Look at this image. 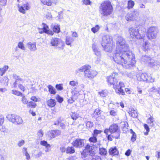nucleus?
Wrapping results in <instances>:
<instances>
[{
  "mask_svg": "<svg viewBox=\"0 0 160 160\" xmlns=\"http://www.w3.org/2000/svg\"><path fill=\"white\" fill-rule=\"evenodd\" d=\"M148 65L150 67H153L159 64V62L157 60H155L153 58H150L148 62Z\"/></svg>",
  "mask_w": 160,
  "mask_h": 160,
  "instance_id": "f3484780",
  "label": "nucleus"
},
{
  "mask_svg": "<svg viewBox=\"0 0 160 160\" xmlns=\"http://www.w3.org/2000/svg\"><path fill=\"white\" fill-rule=\"evenodd\" d=\"M91 157L90 153L89 154V153H87V151L85 149L82 153V158L88 157V158L90 159Z\"/></svg>",
  "mask_w": 160,
  "mask_h": 160,
  "instance_id": "cd10ccee",
  "label": "nucleus"
},
{
  "mask_svg": "<svg viewBox=\"0 0 160 160\" xmlns=\"http://www.w3.org/2000/svg\"><path fill=\"white\" fill-rule=\"evenodd\" d=\"M154 121L153 118L152 116H151L147 120V123L150 124V126L152 127L154 126V124L153 123Z\"/></svg>",
  "mask_w": 160,
  "mask_h": 160,
  "instance_id": "bb28decb",
  "label": "nucleus"
},
{
  "mask_svg": "<svg viewBox=\"0 0 160 160\" xmlns=\"http://www.w3.org/2000/svg\"><path fill=\"white\" fill-rule=\"evenodd\" d=\"M42 25H43L42 28H39V32L40 33L45 32L49 35H53L54 33L53 32L49 30V27L48 25L44 23H42Z\"/></svg>",
  "mask_w": 160,
  "mask_h": 160,
  "instance_id": "1a4fd4ad",
  "label": "nucleus"
},
{
  "mask_svg": "<svg viewBox=\"0 0 160 160\" xmlns=\"http://www.w3.org/2000/svg\"><path fill=\"white\" fill-rule=\"evenodd\" d=\"M56 88L58 90H62L63 89V87L62 84H57L56 85Z\"/></svg>",
  "mask_w": 160,
  "mask_h": 160,
  "instance_id": "bf43d9fd",
  "label": "nucleus"
},
{
  "mask_svg": "<svg viewBox=\"0 0 160 160\" xmlns=\"http://www.w3.org/2000/svg\"><path fill=\"white\" fill-rule=\"evenodd\" d=\"M118 130V126L116 124H114L111 125L109 129H105L104 132L106 134H108L109 133L112 134Z\"/></svg>",
  "mask_w": 160,
  "mask_h": 160,
  "instance_id": "6e6552de",
  "label": "nucleus"
},
{
  "mask_svg": "<svg viewBox=\"0 0 160 160\" xmlns=\"http://www.w3.org/2000/svg\"><path fill=\"white\" fill-rule=\"evenodd\" d=\"M22 103L25 104H28V101H27L26 98L24 96L22 97Z\"/></svg>",
  "mask_w": 160,
  "mask_h": 160,
  "instance_id": "e2e57ef3",
  "label": "nucleus"
},
{
  "mask_svg": "<svg viewBox=\"0 0 160 160\" xmlns=\"http://www.w3.org/2000/svg\"><path fill=\"white\" fill-rule=\"evenodd\" d=\"M134 2L132 0H130L128 1V8L129 9L132 8L134 5Z\"/></svg>",
  "mask_w": 160,
  "mask_h": 160,
  "instance_id": "c9c22d12",
  "label": "nucleus"
},
{
  "mask_svg": "<svg viewBox=\"0 0 160 160\" xmlns=\"http://www.w3.org/2000/svg\"><path fill=\"white\" fill-rule=\"evenodd\" d=\"M130 131L131 133L132 134L131 138V140L132 142H134L136 140V135L135 133L132 131V129H131Z\"/></svg>",
  "mask_w": 160,
  "mask_h": 160,
  "instance_id": "79ce46f5",
  "label": "nucleus"
},
{
  "mask_svg": "<svg viewBox=\"0 0 160 160\" xmlns=\"http://www.w3.org/2000/svg\"><path fill=\"white\" fill-rule=\"evenodd\" d=\"M6 117L8 120L15 124L20 125L23 123L22 118L19 116L10 114L7 115Z\"/></svg>",
  "mask_w": 160,
  "mask_h": 160,
  "instance_id": "39448f33",
  "label": "nucleus"
},
{
  "mask_svg": "<svg viewBox=\"0 0 160 160\" xmlns=\"http://www.w3.org/2000/svg\"><path fill=\"white\" fill-rule=\"evenodd\" d=\"M97 139L96 137L93 135V137H90L89 139V141L91 142L95 143L97 142Z\"/></svg>",
  "mask_w": 160,
  "mask_h": 160,
  "instance_id": "8fccbe9b",
  "label": "nucleus"
},
{
  "mask_svg": "<svg viewBox=\"0 0 160 160\" xmlns=\"http://www.w3.org/2000/svg\"><path fill=\"white\" fill-rule=\"evenodd\" d=\"M99 29V27L98 25H96L94 27L92 28H91V30L94 33H95L97 32Z\"/></svg>",
  "mask_w": 160,
  "mask_h": 160,
  "instance_id": "09e8293b",
  "label": "nucleus"
},
{
  "mask_svg": "<svg viewBox=\"0 0 160 160\" xmlns=\"http://www.w3.org/2000/svg\"><path fill=\"white\" fill-rule=\"evenodd\" d=\"M115 76V74H113L108 77L107 78L108 82L110 85H113V88L117 93L124 95L125 92L122 88L124 87V84L122 82H119Z\"/></svg>",
  "mask_w": 160,
  "mask_h": 160,
  "instance_id": "f03ea898",
  "label": "nucleus"
},
{
  "mask_svg": "<svg viewBox=\"0 0 160 160\" xmlns=\"http://www.w3.org/2000/svg\"><path fill=\"white\" fill-rule=\"evenodd\" d=\"M53 31L56 33H58L60 31L59 26L58 25H54L53 27Z\"/></svg>",
  "mask_w": 160,
  "mask_h": 160,
  "instance_id": "e433bc0d",
  "label": "nucleus"
},
{
  "mask_svg": "<svg viewBox=\"0 0 160 160\" xmlns=\"http://www.w3.org/2000/svg\"><path fill=\"white\" fill-rule=\"evenodd\" d=\"M27 45L28 48L31 51H35L37 49L36 43L35 42H29L27 43Z\"/></svg>",
  "mask_w": 160,
  "mask_h": 160,
  "instance_id": "dca6fc26",
  "label": "nucleus"
},
{
  "mask_svg": "<svg viewBox=\"0 0 160 160\" xmlns=\"http://www.w3.org/2000/svg\"><path fill=\"white\" fill-rule=\"evenodd\" d=\"M150 58L149 57H148L146 56H142L141 58V60L142 62H145L147 63L148 62V61L149 60V59Z\"/></svg>",
  "mask_w": 160,
  "mask_h": 160,
  "instance_id": "37998d69",
  "label": "nucleus"
},
{
  "mask_svg": "<svg viewBox=\"0 0 160 160\" xmlns=\"http://www.w3.org/2000/svg\"><path fill=\"white\" fill-rule=\"evenodd\" d=\"M109 154L112 156L117 155L118 154V151L116 147L111 148L109 150Z\"/></svg>",
  "mask_w": 160,
  "mask_h": 160,
  "instance_id": "6ab92c4d",
  "label": "nucleus"
},
{
  "mask_svg": "<svg viewBox=\"0 0 160 160\" xmlns=\"http://www.w3.org/2000/svg\"><path fill=\"white\" fill-rule=\"evenodd\" d=\"M129 114L131 117L134 118H137L138 116L137 112L133 109H131L129 112Z\"/></svg>",
  "mask_w": 160,
  "mask_h": 160,
  "instance_id": "a878e982",
  "label": "nucleus"
},
{
  "mask_svg": "<svg viewBox=\"0 0 160 160\" xmlns=\"http://www.w3.org/2000/svg\"><path fill=\"white\" fill-rule=\"evenodd\" d=\"M148 75L146 73H142L137 77L138 80L139 81H147Z\"/></svg>",
  "mask_w": 160,
  "mask_h": 160,
  "instance_id": "2eb2a0df",
  "label": "nucleus"
},
{
  "mask_svg": "<svg viewBox=\"0 0 160 160\" xmlns=\"http://www.w3.org/2000/svg\"><path fill=\"white\" fill-rule=\"evenodd\" d=\"M92 48L94 54L96 56L98 57H101L102 54L101 51L98 48V46L95 43H93L92 45Z\"/></svg>",
  "mask_w": 160,
  "mask_h": 160,
  "instance_id": "ddd939ff",
  "label": "nucleus"
},
{
  "mask_svg": "<svg viewBox=\"0 0 160 160\" xmlns=\"http://www.w3.org/2000/svg\"><path fill=\"white\" fill-rule=\"evenodd\" d=\"M40 144L42 145L45 146L46 148H50V144H48L47 142L45 141H41L40 142Z\"/></svg>",
  "mask_w": 160,
  "mask_h": 160,
  "instance_id": "de8ad7c7",
  "label": "nucleus"
},
{
  "mask_svg": "<svg viewBox=\"0 0 160 160\" xmlns=\"http://www.w3.org/2000/svg\"><path fill=\"white\" fill-rule=\"evenodd\" d=\"M69 84L72 86H77L78 85V82L75 81H72L69 82Z\"/></svg>",
  "mask_w": 160,
  "mask_h": 160,
  "instance_id": "603ef678",
  "label": "nucleus"
},
{
  "mask_svg": "<svg viewBox=\"0 0 160 160\" xmlns=\"http://www.w3.org/2000/svg\"><path fill=\"white\" fill-rule=\"evenodd\" d=\"M99 93L100 96L103 97H105L107 95V93L104 91L99 92Z\"/></svg>",
  "mask_w": 160,
  "mask_h": 160,
  "instance_id": "69168bd1",
  "label": "nucleus"
},
{
  "mask_svg": "<svg viewBox=\"0 0 160 160\" xmlns=\"http://www.w3.org/2000/svg\"><path fill=\"white\" fill-rule=\"evenodd\" d=\"M147 81L148 82H152L154 81V79L151 76H148L147 77Z\"/></svg>",
  "mask_w": 160,
  "mask_h": 160,
  "instance_id": "864d4df0",
  "label": "nucleus"
},
{
  "mask_svg": "<svg viewBox=\"0 0 160 160\" xmlns=\"http://www.w3.org/2000/svg\"><path fill=\"white\" fill-rule=\"evenodd\" d=\"M130 13L134 20H136L138 19L139 13L137 10H134L132 12H131Z\"/></svg>",
  "mask_w": 160,
  "mask_h": 160,
  "instance_id": "b1692460",
  "label": "nucleus"
},
{
  "mask_svg": "<svg viewBox=\"0 0 160 160\" xmlns=\"http://www.w3.org/2000/svg\"><path fill=\"white\" fill-rule=\"evenodd\" d=\"M56 99L58 100V102L60 103H61L63 101V98L60 97L58 95L56 97Z\"/></svg>",
  "mask_w": 160,
  "mask_h": 160,
  "instance_id": "0e129e2a",
  "label": "nucleus"
},
{
  "mask_svg": "<svg viewBox=\"0 0 160 160\" xmlns=\"http://www.w3.org/2000/svg\"><path fill=\"white\" fill-rule=\"evenodd\" d=\"M84 140L80 139H77L73 141L72 144L76 148H80L84 146Z\"/></svg>",
  "mask_w": 160,
  "mask_h": 160,
  "instance_id": "9b49d317",
  "label": "nucleus"
},
{
  "mask_svg": "<svg viewBox=\"0 0 160 160\" xmlns=\"http://www.w3.org/2000/svg\"><path fill=\"white\" fill-rule=\"evenodd\" d=\"M73 41V39L70 37H67L66 38V43L68 45H71V44Z\"/></svg>",
  "mask_w": 160,
  "mask_h": 160,
  "instance_id": "72a5a7b5",
  "label": "nucleus"
},
{
  "mask_svg": "<svg viewBox=\"0 0 160 160\" xmlns=\"http://www.w3.org/2000/svg\"><path fill=\"white\" fill-rule=\"evenodd\" d=\"M71 116L73 120H76L78 117V115L75 112H72Z\"/></svg>",
  "mask_w": 160,
  "mask_h": 160,
  "instance_id": "a18cd8bd",
  "label": "nucleus"
},
{
  "mask_svg": "<svg viewBox=\"0 0 160 160\" xmlns=\"http://www.w3.org/2000/svg\"><path fill=\"white\" fill-rule=\"evenodd\" d=\"M56 104L55 100L52 99L48 100L47 102V104L50 108L53 107Z\"/></svg>",
  "mask_w": 160,
  "mask_h": 160,
  "instance_id": "aec40b11",
  "label": "nucleus"
},
{
  "mask_svg": "<svg viewBox=\"0 0 160 160\" xmlns=\"http://www.w3.org/2000/svg\"><path fill=\"white\" fill-rule=\"evenodd\" d=\"M86 78H94L97 74V72L94 70H90V69L87 70L84 73Z\"/></svg>",
  "mask_w": 160,
  "mask_h": 160,
  "instance_id": "9d476101",
  "label": "nucleus"
},
{
  "mask_svg": "<svg viewBox=\"0 0 160 160\" xmlns=\"http://www.w3.org/2000/svg\"><path fill=\"white\" fill-rule=\"evenodd\" d=\"M86 125L87 127H91L93 126V123L92 122L88 121L86 123Z\"/></svg>",
  "mask_w": 160,
  "mask_h": 160,
  "instance_id": "338daca9",
  "label": "nucleus"
},
{
  "mask_svg": "<svg viewBox=\"0 0 160 160\" xmlns=\"http://www.w3.org/2000/svg\"><path fill=\"white\" fill-rule=\"evenodd\" d=\"M158 30L155 27L152 26L150 27L147 31V36L149 39H153L155 38L157 36Z\"/></svg>",
  "mask_w": 160,
  "mask_h": 160,
  "instance_id": "423d86ee",
  "label": "nucleus"
},
{
  "mask_svg": "<svg viewBox=\"0 0 160 160\" xmlns=\"http://www.w3.org/2000/svg\"><path fill=\"white\" fill-rule=\"evenodd\" d=\"M79 95V94L78 92L76 91V92L74 94L72 95V98H74V100H76L78 98V96Z\"/></svg>",
  "mask_w": 160,
  "mask_h": 160,
  "instance_id": "4d7b16f0",
  "label": "nucleus"
},
{
  "mask_svg": "<svg viewBox=\"0 0 160 160\" xmlns=\"http://www.w3.org/2000/svg\"><path fill=\"white\" fill-rule=\"evenodd\" d=\"M85 150L87 151V153H89V154H91L90 152L92 151V150H93L92 147V146H91L89 145H87L85 147Z\"/></svg>",
  "mask_w": 160,
  "mask_h": 160,
  "instance_id": "ea45409f",
  "label": "nucleus"
},
{
  "mask_svg": "<svg viewBox=\"0 0 160 160\" xmlns=\"http://www.w3.org/2000/svg\"><path fill=\"white\" fill-rule=\"evenodd\" d=\"M95 62L96 64H98L102 63L103 62L101 59V57H98Z\"/></svg>",
  "mask_w": 160,
  "mask_h": 160,
  "instance_id": "3c124183",
  "label": "nucleus"
},
{
  "mask_svg": "<svg viewBox=\"0 0 160 160\" xmlns=\"http://www.w3.org/2000/svg\"><path fill=\"white\" fill-rule=\"evenodd\" d=\"M144 127L147 132L145 133V135H147L148 133V132L149 131V128L147 124H145L144 125Z\"/></svg>",
  "mask_w": 160,
  "mask_h": 160,
  "instance_id": "680f3d73",
  "label": "nucleus"
},
{
  "mask_svg": "<svg viewBox=\"0 0 160 160\" xmlns=\"http://www.w3.org/2000/svg\"><path fill=\"white\" fill-rule=\"evenodd\" d=\"M116 52L113 55L114 61L127 69L132 68L135 65L134 55L129 50V46L122 37H118Z\"/></svg>",
  "mask_w": 160,
  "mask_h": 160,
  "instance_id": "f257e3e1",
  "label": "nucleus"
},
{
  "mask_svg": "<svg viewBox=\"0 0 160 160\" xmlns=\"http://www.w3.org/2000/svg\"><path fill=\"white\" fill-rule=\"evenodd\" d=\"M41 1L44 5H46L48 6H51L52 3L55 2L54 0H41Z\"/></svg>",
  "mask_w": 160,
  "mask_h": 160,
  "instance_id": "393cba45",
  "label": "nucleus"
},
{
  "mask_svg": "<svg viewBox=\"0 0 160 160\" xmlns=\"http://www.w3.org/2000/svg\"><path fill=\"white\" fill-rule=\"evenodd\" d=\"M51 133L52 137L54 138L58 134H60V131L59 130H53L52 131Z\"/></svg>",
  "mask_w": 160,
  "mask_h": 160,
  "instance_id": "a19ab883",
  "label": "nucleus"
},
{
  "mask_svg": "<svg viewBox=\"0 0 160 160\" xmlns=\"http://www.w3.org/2000/svg\"><path fill=\"white\" fill-rule=\"evenodd\" d=\"M112 40V37L109 35H106L102 38L101 45L102 47H104L107 44H110Z\"/></svg>",
  "mask_w": 160,
  "mask_h": 160,
  "instance_id": "0eeeda50",
  "label": "nucleus"
},
{
  "mask_svg": "<svg viewBox=\"0 0 160 160\" xmlns=\"http://www.w3.org/2000/svg\"><path fill=\"white\" fill-rule=\"evenodd\" d=\"M110 113L111 115L113 116H115L118 114V112L117 110L112 109L110 111Z\"/></svg>",
  "mask_w": 160,
  "mask_h": 160,
  "instance_id": "c03bdc74",
  "label": "nucleus"
},
{
  "mask_svg": "<svg viewBox=\"0 0 160 160\" xmlns=\"http://www.w3.org/2000/svg\"><path fill=\"white\" fill-rule=\"evenodd\" d=\"M128 32L130 34V38L134 41H135L138 39H142L144 37V34H141L139 33L138 29L136 27L129 28Z\"/></svg>",
  "mask_w": 160,
  "mask_h": 160,
  "instance_id": "20e7f679",
  "label": "nucleus"
},
{
  "mask_svg": "<svg viewBox=\"0 0 160 160\" xmlns=\"http://www.w3.org/2000/svg\"><path fill=\"white\" fill-rule=\"evenodd\" d=\"M25 143V141L24 140L20 141L18 143V145L19 147H21Z\"/></svg>",
  "mask_w": 160,
  "mask_h": 160,
  "instance_id": "052dcab7",
  "label": "nucleus"
},
{
  "mask_svg": "<svg viewBox=\"0 0 160 160\" xmlns=\"http://www.w3.org/2000/svg\"><path fill=\"white\" fill-rule=\"evenodd\" d=\"M49 91L51 94H55L56 93L55 89L51 85H49L48 86Z\"/></svg>",
  "mask_w": 160,
  "mask_h": 160,
  "instance_id": "f704fd0d",
  "label": "nucleus"
},
{
  "mask_svg": "<svg viewBox=\"0 0 160 160\" xmlns=\"http://www.w3.org/2000/svg\"><path fill=\"white\" fill-rule=\"evenodd\" d=\"M99 152L101 155H105L107 154V152L105 148H102L99 149Z\"/></svg>",
  "mask_w": 160,
  "mask_h": 160,
  "instance_id": "4c0bfd02",
  "label": "nucleus"
},
{
  "mask_svg": "<svg viewBox=\"0 0 160 160\" xmlns=\"http://www.w3.org/2000/svg\"><path fill=\"white\" fill-rule=\"evenodd\" d=\"M29 8L28 5L23 4L21 8H19V11L20 12L24 14L25 13V10H28Z\"/></svg>",
  "mask_w": 160,
  "mask_h": 160,
  "instance_id": "412c9836",
  "label": "nucleus"
},
{
  "mask_svg": "<svg viewBox=\"0 0 160 160\" xmlns=\"http://www.w3.org/2000/svg\"><path fill=\"white\" fill-rule=\"evenodd\" d=\"M8 66L5 65L4 67L2 68H0V74L1 76H2L4 74L5 72L8 70Z\"/></svg>",
  "mask_w": 160,
  "mask_h": 160,
  "instance_id": "c756f323",
  "label": "nucleus"
},
{
  "mask_svg": "<svg viewBox=\"0 0 160 160\" xmlns=\"http://www.w3.org/2000/svg\"><path fill=\"white\" fill-rule=\"evenodd\" d=\"M126 20L128 21H131L134 20L130 12L128 13L125 17Z\"/></svg>",
  "mask_w": 160,
  "mask_h": 160,
  "instance_id": "7c9ffc66",
  "label": "nucleus"
},
{
  "mask_svg": "<svg viewBox=\"0 0 160 160\" xmlns=\"http://www.w3.org/2000/svg\"><path fill=\"white\" fill-rule=\"evenodd\" d=\"M151 48V44L148 41H145L142 45V48L144 51H148Z\"/></svg>",
  "mask_w": 160,
  "mask_h": 160,
  "instance_id": "4468645a",
  "label": "nucleus"
},
{
  "mask_svg": "<svg viewBox=\"0 0 160 160\" xmlns=\"http://www.w3.org/2000/svg\"><path fill=\"white\" fill-rule=\"evenodd\" d=\"M38 135L40 137H42L43 135L42 131L41 129L39 130L38 132Z\"/></svg>",
  "mask_w": 160,
  "mask_h": 160,
  "instance_id": "774afa93",
  "label": "nucleus"
},
{
  "mask_svg": "<svg viewBox=\"0 0 160 160\" xmlns=\"http://www.w3.org/2000/svg\"><path fill=\"white\" fill-rule=\"evenodd\" d=\"M12 77L13 78L15 79V81L13 83V87L16 88L17 87V82L18 81H22V79L20 78V76L17 75L16 74H14L13 75Z\"/></svg>",
  "mask_w": 160,
  "mask_h": 160,
  "instance_id": "a211bd4d",
  "label": "nucleus"
},
{
  "mask_svg": "<svg viewBox=\"0 0 160 160\" xmlns=\"http://www.w3.org/2000/svg\"><path fill=\"white\" fill-rule=\"evenodd\" d=\"M101 110L99 108H97L95 110L94 114V115L99 116L100 115Z\"/></svg>",
  "mask_w": 160,
  "mask_h": 160,
  "instance_id": "5fc2aeb1",
  "label": "nucleus"
},
{
  "mask_svg": "<svg viewBox=\"0 0 160 160\" xmlns=\"http://www.w3.org/2000/svg\"><path fill=\"white\" fill-rule=\"evenodd\" d=\"M120 132L119 130L115 132H114L112 134V138H115L116 139H118L119 138L120 136Z\"/></svg>",
  "mask_w": 160,
  "mask_h": 160,
  "instance_id": "2f4dec72",
  "label": "nucleus"
},
{
  "mask_svg": "<svg viewBox=\"0 0 160 160\" xmlns=\"http://www.w3.org/2000/svg\"><path fill=\"white\" fill-rule=\"evenodd\" d=\"M75 152L74 148L73 147H68L66 149L67 153H73Z\"/></svg>",
  "mask_w": 160,
  "mask_h": 160,
  "instance_id": "473e14b6",
  "label": "nucleus"
},
{
  "mask_svg": "<svg viewBox=\"0 0 160 160\" xmlns=\"http://www.w3.org/2000/svg\"><path fill=\"white\" fill-rule=\"evenodd\" d=\"M101 132V131L95 129L94 131L93 135L97 137L98 134H100Z\"/></svg>",
  "mask_w": 160,
  "mask_h": 160,
  "instance_id": "6e6d98bb",
  "label": "nucleus"
},
{
  "mask_svg": "<svg viewBox=\"0 0 160 160\" xmlns=\"http://www.w3.org/2000/svg\"><path fill=\"white\" fill-rule=\"evenodd\" d=\"M51 44L54 46H58V45L62 46L63 43L62 41L58 38H52L51 39Z\"/></svg>",
  "mask_w": 160,
  "mask_h": 160,
  "instance_id": "f8f14e48",
  "label": "nucleus"
},
{
  "mask_svg": "<svg viewBox=\"0 0 160 160\" xmlns=\"http://www.w3.org/2000/svg\"><path fill=\"white\" fill-rule=\"evenodd\" d=\"M91 67L89 65H84L78 69L77 71L79 72H84V73L88 69H90Z\"/></svg>",
  "mask_w": 160,
  "mask_h": 160,
  "instance_id": "5701e85b",
  "label": "nucleus"
},
{
  "mask_svg": "<svg viewBox=\"0 0 160 160\" xmlns=\"http://www.w3.org/2000/svg\"><path fill=\"white\" fill-rule=\"evenodd\" d=\"M22 152L23 155L26 157V158L27 160L30 159V156L27 151V148H23L22 149Z\"/></svg>",
  "mask_w": 160,
  "mask_h": 160,
  "instance_id": "4be33fe9",
  "label": "nucleus"
},
{
  "mask_svg": "<svg viewBox=\"0 0 160 160\" xmlns=\"http://www.w3.org/2000/svg\"><path fill=\"white\" fill-rule=\"evenodd\" d=\"M101 14L106 16L110 15L112 11V7L109 1H106L102 3L99 7Z\"/></svg>",
  "mask_w": 160,
  "mask_h": 160,
  "instance_id": "7ed1b4c3",
  "label": "nucleus"
},
{
  "mask_svg": "<svg viewBox=\"0 0 160 160\" xmlns=\"http://www.w3.org/2000/svg\"><path fill=\"white\" fill-rule=\"evenodd\" d=\"M103 48L105 51L107 52H111L112 48V46L111 44H107L104 47H103Z\"/></svg>",
  "mask_w": 160,
  "mask_h": 160,
  "instance_id": "c85d7f7f",
  "label": "nucleus"
},
{
  "mask_svg": "<svg viewBox=\"0 0 160 160\" xmlns=\"http://www.w3.org/2000/svg\"><path fill=\"white\" fill-rule=\"evenodd\" d=\"M36 106L37 104L36 103L32 101L29 102L27 104L28 107L32 108H34Z\"/></svg>",
  "mask_w": 160,
  "mask_h": 160,
  "instance_id": "58836bf2",
  "label": "nucleus"
},
{
  "mask_svg": "<svg viewBox=\"0 0 160 160\" xmlns=\"http://www.w3.org/2000/svg\"><path fill=\"white\" fill-rule=\"evenodd\" d=\"M18 47L22 50H25V48L22 42H20L18 43Z\"/></svg>",
  "mask_w": 160,
  "mask_h": 160,
  "instance_id": "49530a36",
  "label": "nucleus"
},
{
  "mask_svg": "<svg viewBox=\"0 0 160 160\" xmlns=\"http://www.w3.org/2000/svg\"><path fill=\"white\" fill-rule=\"evenodd\" d=\"M12 92L13 94L17 96H20L22 95V93L16 90H12Z\"/></svg>",
  "mask_w": 160,
  "mask_h": 160,
  "instance_id": "13d9d810",
  "label": "nucleus"
}]
</instances>
